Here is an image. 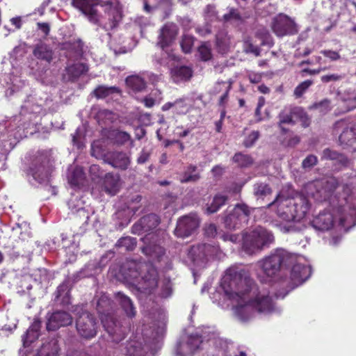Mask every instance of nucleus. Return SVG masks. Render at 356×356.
<instances>
[{
	"instance_id": "1",
	"label": "nucleus",
	"mask_w": 356,
	"mask_h": 356,
	"mask_svg": "<svg viewBox=\"0 0 356 356\" xmlns=\"http://www.w3.org/2000/svg\"><path fill=\"white\" fill-rule=\"evenodd\" d=\"M222 287L229 299L241 300L243 303L236 308V314L243 321L249 318L248 315H243L249 307L259 313H269L273 310L271 297L268 294H261L254 281L243 269L228 268L223 277Z\"/></svg>"
},
{
	"instance_id": "2",
	"label": "nucleus",
	"mask_w": 356,
	"mask_h": 356,
	"mask_svg": "<svg viewBox=\"0 0 356 356\" xmlns=\"http://www.w3.org/2000/svg\"><path fill=\"white\" fill-rule=\"evenodd\" d=\"M316 189L312 196L319 202H327L333 210L341 216L339 225L346 226L349 218H356V198L350 184H340L334 177L327 180H318L312 184Z\"/></svg>"
},
{
	"instance_id": "3",
	"label": "nucleus",
	"mask_w": 356,
	"mask_h": 356,
	"mask_svg": "<svg viewBox=\"0 0 356 356\" xmlns=\"http://www.w3.org/2000/svg\"><path fill=\"white\" fill-rule=\"evenodd\" d=\"M125 278L130 282H137L138 290L145 295H152L157 289L159 273L151 263L132 264L125 273Z\"/></svg>"
},
{
	"instance_id": "4",
	"label": "nucleus",
	"mask_w": 356,
	"mask_h": 356,
	"mask_svg": "<svg viewBox=\"0 0 356 356\" xmlns=\"http://www.w3.org/2000/svg\"><path fill=\"white\" fill-rule=\"evenodd\" d=\"M113 302L106 296H102L97 302V311L100 316L103 327L108 334L111 341L118 344L123 341L129 332L128 326L116 321L112 314Z\"/></svg>"
},
{
	"instance_id": "5",
	"label": "nucleus",
	"mask_w": 356,
	"mask_h": 356,
	"mask_svg": "<svg viewBox=\"0 0 356 356\" xmlns=\"http://www.w3.org/2000/svg\"><path fill=\"white\" fill-rule=\"evenodd\" d=\"M275 241L271 232L258 226L253 230L243 235L242 248L248 254H254L268 247Z\"/></svg>"
},
{
	"instance_id": "6",
	"label": "nucleus",
	"mask_w": 356,
	"mask_h": 356,
	"mask_svg": "<svg viewBox=\"0 0 356 356\" xmlns=\"http://www.w3.org/2000/svg\"><path fill=\"white\" fill-rule=\"evenodd\" d=\"M52 171L50 158L43 152H38L29 165L24 169L26 177H32L40 184L49 182Z\"/></svg>"
},
{
	"instance_id": "7",
	"label": "nucleus",
	"mask_w": 356,
	"mask_h": 356,
	"mask_svg": "<svg viewBox=\"0 0 356 356\" xmlns=\"http://www.w3.org/2000/svg\"><path fill=\"white\" fill-rule=\"evenodd\" d=\"M291 259L290 254L283 249H277L268 256L258 261V265L264 274L261 281L267 282L266 278L275 277Z\"/></svg>"
},
{
	"instance_id": "8",
	"label": "nucleus",
	"mask_w": 356,
	"mask_h": 356,
	"mask_svg": "<svg viewBox=\"0 0 356 356\" xmlns=\"http://www.w3.org/2000/svg\"><path fill=\"white\" fill-rule=\"evenodd\" d=\"M250 215V210L247 204H237L224 218L225 227L229 230L241 229L248 223Z\"/></svg>"
},
{
	"instance_id": "9",
	"label": "nucleus",
	"mask_w": 356,
	"mask_h": 356,
	"mask_svg": "<svg viewBox=\"0 0 356 356\" xmlns=\"http://www.w3.org/2000/svg\"><path fill=\"white\" fill-rule=\"evenodd\" d=\"M72 3L74 7L87 17L90 22L97 26H100V23L96 6L99 5L101 6H108L110 8L113 6L112 1L104 2L102 0H72Z\"/></svg>"
},
{
	"instance_id": "10",
	"label": "nucleus",
	"mask_w": 356,
	"mask_h": 356,
	"mask_svg": "<svg viewBox=\"0 0 356 356\" xmlns=\"http://www.w3.org/2000/svg\"><path fill=\"white\" fill-rule=\"evenodd\" d=\"M271 28L273 33L279 38L294 35L298 33V27L295 21L283 13H280L273 18Z\"/></svg>"
},
{
	"instance_id": "11",
	"label": "nucleus",
	"mask_w": 356,
	"mask_h": 356,
	"mask_svg": "<svg viewBox=\"0 0 356 356\" xmlns=\"http://www.w3.org/2000/svg\"><path fill=\"white\" fill-rule=\"evenodd\" d=\"M76 327L78 334L85 339L94 338L97 333V322L95 317L88 312H83L77 318Z\"/></svg>"
},
{
	"instance_id": "12",
	"label": "nucleus",
	"mask_w": 356,
	"mask_h": 356,
	"mask_svg": "<svg viewBox=\"0 0 356 356\" xmlns=\"http://www.w3.org/2000/svg\"><path fill=\"white\" fill-rule=\"evenodd\" d=\"M200 220L196 213H191L179 218L175 229L177 237L186 238L192 235L199 227Z\"/></svg>"
},
{
	"instance_id": "13",
	"label": "nucleus",
	"mask_w": 356,
	"mask_h": 356,
	"mask_svg": "<svg viewBox=\"0 0 356 356\" xmlns=\"http://www.w3.org/2000/svg\"><path fill=\"white\" fill-rule=\"evenodd\" d=\"M289 214L282 213L280 216L286 221H299L303 218L309 209V203L305 197L295 200L293 203L288 207Z\"/></svg>"
},
{
	"instance_id": "14",
	"label": "nucleus",
	"mask_w": 356,
	"mask_h": 356,
	"mask_svg": "<svg viewBox=\"0 0 356 356\" xmlns=\"http://www.w3.org/2000/svg\"><path fill=\"white\" fill-rule=\"evenodd\" d=\"M161 223L160 217L155 213H149L140 218L135 222L131 232L134 234H141L144 232H152Z\"/></svg>"
},
{
	"instance_id": "15",
	"label": "nucleus",
	"mask_w": 356,
	"mask_h": 356,
	"mask_svg": "<svg viewBox=\"0 0 356 356\" xmlns=\"http://www.w3.org/2000/svg\"><path fill=\"white\" fill-rule=\"evenodd\" d=\"M177 34L178 28L175 24L172 22L165 23L160 29L157 46L162 50H165L173 43Z\"/></svg>"
},
{
	"instance_id": "16",
	"label": "nucleus",
	"mask_w": 356,
	"mask_h": 356,
	"mask_svg": "<svg viewBox=\"0 0 356 356\" xmlns=\"http://www.w3.org/2000/svg\"><path fill=\"white\" fill-rule=\"evenodd\" d=\"M104 163L111 165L112 167L122 170H127L130 163L129 156L122 151H108L104 156Z\"/></svg>"
},
{
	"instance_id": "17",
	"label": "nucleus",
	"mask_w": 356,
	"mask_h": 356,
	"mask_svg": "<svg viewBox=\"0 0 356 356\" xmlns=\"http://www.w3.org/2000/svg\"><path fill=\"white\" fill-rule=\"evenodd\" d=\"M202 339L201 336L191 335L186 343H179L176 348L177 356H192L200 349Z\"/></svg>"
},
{
	"instance_id": "18",
	"label": "nucleus",
	"mask_w": 356,
	"mask_h": 356,
	"mask_svg": "<svg viewBox=\"0 0 356 356\" xmlns=\"http://www.w3.org/2000/svg\"><path fill=\"white\" fill-rule=\"evenodd\" d=\"M72 323V317L66 312L57 311L54 312L47 323V329L55 331L60 327L67 326Z\"/></svg>"
},
{
	"instance_id": "19",
	"label": "nucleus",
	"mask_w": 356,
	"mask_h": 356,
	"mask_svg": "<svg viewBox=\"0 0 356 356\" xmlns=\"http://www.w3.org/2000/svg\"><path fill=\"white\" fill-rule=\"evenodd\" d=\"M321 159L331 161L337 170L346 168L350 163V161L346 155L330 148H325L323 150Z\"/></svg>"
},
{
	"instance_id": "20",
	"label": "nucleus",
	"mask_w": 356,
	"mask_h": 356,
	"mask_svg": "<svg viewBox=\"0 0 356 356\" xmlns=\"http://www.w3.org/2000/svg\"><path fill=\"white\" fill-rule=\"evenodd\" d=\"M32 53L37 60L47 65H50L54 58V52L52 48L42 42L33 46Z\"/></svg>"
},
{
	"instance_id": "21",
	"label": "nucleus",
	"mask_w": 356,
	"mask_h": 356,
	"mask_svg": "<svg viewBox=\"0 0 356 356\" xmlns=\"http://www.w3.org/2000/svg\"><path fill=\"white\" fill-rule=\"evenodd\" d=\"M337 126L342 127L343 131L339 135V140L341 144L351 145L356 143V131L354 126L348 120H341L337 122Z\"/></svg>"
},
{
	"instance_id": "22",
	"label": "nucleus",
	"mask_w": 356,
	"mask_h": 356,
	"mask_svg": "<svg viewBox=\"0 0 356 356\" xmlns=\"http://www.w3.org/2000/svg\"><path fill=\"white\" fill-rule=\"evenodd\" d=\"M311 269L309 266L300 264L293 266L291 271V280L296 285L305 282L311 275Z\"/></svg>"
},
{
	"instance_id": "23",
	"label": "nucleus",
	"mask_w": 356,
	"mask_h": 356,
	"mask_svg": "<svg viewBox=\"0 0 356 356\" xmlns=\"http://www.w3.org/2000/svg\"><path fill=\"white\" fill-rule=\"evenodd\" d=\"M107 138L113 145L117 146H123L127 143H129L131 147L134 146V140L131 135L119 129L110 130L108 132Z\"/></svg>"
},
{
	"instance_id": "24",
	"label": "nucleus",
	"mask_w": 356,
	"mask_h": 356,
	"mask_svg": "<svg viewBox=\"0 0 356 356\" xmlns=\"http://www.w3.org/2000/svg\"><path fill=\"white\" fill-rule=\"evenodd\" d=\"M212 247L209 244H198L190 248L188 252V257L193 262L204 261L207 259L209 252Z\"/></svg>"
},
{
	"instance_id": "25",
	"label": "nucleus",
	"mask_w": 356,
	"mask_h": 356,
	"mask_svg": "<svg viewBox=\"0 0 356 356\" xmlns=\"http://www.w3.org/2000/svg\"><path fill=\"white\" fill-rule=\"evenodd\" d=\"M114 298L127 317L130 318L135 317L136 309L129 296L122 291H118L115 293Z\"/></svg>"
},
{
	"instance_id": "26",
	"label": "nucleus",
	"mask_w": 356,
	"mask_h": 356,
	"mask_svg": "<svg viewBox=\"0 0 356 356\" xmlns=\"http://www.w3.org/2000/svg\"><path fill=\"white\" fill-rule=\"evenodd\" d=\"M312 224L316 229L321 231L329 230L334 224L333 215L328 211L321 212L314 218Z\"/></svg>"
},
{
	"instance_id": "27",
	"label": "nucleus",
	"mask_w": 356,
	"mask_h": 356,
	"mask_svg": "<svg viewBox=\"0 0 356 356\" xmlns=\"http://www.w3.org/2000/svg\"><path fill=\"white\" fill-rule=\"evenodd\" d=\"M295 110V107H291L289 108H284L282 110L278 115V127L281 130V133L282 134H285L288 132L289 129H286L284 125L285 124H296V116L293 114V111Z\"/></svg>"
},
{
	"instance_id": "28",
	"label": "nucleus",
	"mask_w": 356,
	"mask_h": 356,
	"mask_svg": "<svg viewBox=\"0 0 356 356\" xmlns=\"http://www.w3.org/2000/svg\"><path fill=\"white\" fill-rule=\"evenodd\" d=\"M121 356H143L142 346L135 341H128L125 346L120 345Z\"/></svg>"
},
{
	"instance_id": "29",
	"label": "nucleus",
	"mask_w": 356,
	"mask_h": 356,
	"mask_svg": "<svg viewBox=\"0 0 356 356\" xmlns=\"http://www.w3.org/2000/svg\"><path fill=\"white\" fill-rule=\"evenodd\" d=\"M70 291L67 283L63 282L56 289L54 293V301L63 306L70 303Z\"/></svg>"
},
{
	"instance_id": "30",
	"label": "nucleus",
	"mask_w": 356,
	"mask_h": 356,
	"mask_svg": "<svg viewBox=\"0 0 356 356\" xmlns=\"http://www.w3.org/2000/svg\"><path fill=\"white\" fill-rule=\"evenodd\" d=\"M174 108V113L177 115H185L188 111V106L186 102V98L177 99L174 102H167L164 104L161 110L163 111H167L170 108Z\"/></svg>"
},
{
	"instance_id": "31",
	"label": "nucleus",
	"mask_w": 356,
	"mask_h": 356,
	"mask_svg": "<svg viewBox=\"0 0 356 356\" xmlns=\"http://www.w3.org/2000/svg\"><path fill=\"white\" fill-rule=\"evenodd\" d=\"M127 87L134 92H140L147 88V82L139 75H130L125 79Z\"/></svg>"
},
{
	"instance_id": "32",
	"label": "nucleus",
	"mask_w": 356,
	"mask_h": 356,
	"mask_svg": "<svg viewBox=\"0 0 356 356\" xmlns=\"http://www.w3.org/2000/svg\"><path fill=\"white\" fill-rule=\"evenodd\" d=\"M200 179V175L197 171V167L190 164L179 176V181L182 184L196 182Z\"/></svg>"
},
{
	"instance_id": "33",
	"label": "nucleus",
	"mask_w": 356,
	"mask_h": 356,
	"mask_svg": "<svg viewBox=\"0 0 356 356\" xmlns=\"http://www.w3.org/2000/svg\"><path fill=\"white\" fill-rule=\"evenodd\" d=\"M122 92L121 89L118 86H107L104 85H99L92 91V95L97 99H105L113 94L120 95Z\"/></svg>"
},
{
	"instance_id": "34",
	"label": "nucleus",
	"mask_w": 356,
	"mask_h": 356,
	"mask_svg": "<svg viewBox=\"0 0 356 356\" xmlns=\"http://www.w3.org/2000/svg\"><path fill=\"white\" fill-rule=\"evenodd\" d=\"M65 71L70 79L74 80L86 74L88 71V67L85 63H77L67 66Z\"/></svg>"
},
{
	"instance_id": "35",
	"label": "nucleus",
	"mask_w": 356,
	"mask_h": 356,
	"mask_svg": "<svg viewBox=\"0 0 356 356\" xmlns=\"http://www.w3.org/2000/svg\"><path fill=\"white\" fill-rule=\"evenodd\" d=\"M172 293V283L170 279L164 278L159 282L157 289L152 295L161 298H166Z\"/></svg>"
},
{
	"instance_id": "36",
	"label": "nucleus",
	"mask_w": 356,
	"mask_h": 356,
	"mask_svg": "<svg viewBox=\"0 0 356 356\" xmlns=\"http://www.w3.org/2000/svg\"><path fill=\"white\" fill-rule=\"evenodd\" d=\"M171 74L175 81H188L193 76V70L189 67L182 65L173 68Z\"/></svg>"
},
{
	"instance_id": "37",
	"label": "nucleus",
	"mask_w": 356,
	"mask_h": 356,
	"mask_svg": "<svg viewBox=\"0 0 356 356\" xmlns=\"http://www.w3.org/2000/svg\"><path fill=\"white\" fill-rule=\"evenodd\" d=\"M228 200V196L218 193L214 195L212 202L207 205V212L209 214L216 213Z\"/></svg>"
},
{
	"instance_id": "38",
	"label": "nucleus",
	"mask_w": 356,
	"mask_h": 356,
	"mask_svg": "<svg viewBox=\"0 0 356 356\" xmlns=\"http://www.w3.org/2000/svg\"><path fill=\"white\" fill-rule=\"evenodd\" d=\"M86 175L81 168L76 167L72 171L68 177L69 183L73 186H79L83 185Z\"/></svg>"
},
{
	"instance_id": "39",
	"label": "nucleus",
	"mask_w": 356,
	"mask_h": 356,
	"mask_svg": "<svg viewBox=\"0 0 356 356\" xmlns=\"http://www.w3.org/2000/svg\"><path fill=\"white\" fill-rule=\"evenodd\" d=\"M232 161L240 168H248L253 163V159L251 156L241 152L236 153L232 157Z\"/></svg>"
},
{
	"instance_id": "40",
	"label": "nucleus",
	"mask_w": 356,
	"mask_h": 356,
	"mask_svg": "<svg viewBox=\"0 0 356 356\" xmlns=\"http://www.w3.org/2000/svg\"><path fill=\"white\" fill-rule=\"evenodd\" d=\"M254 195L258 197H264L270 195L273 192L269 184L264 182H257L254 184Z\"/></svg>"
},
{
	"instance_id": "41",
	"label": "nucleus",
	"mask_w": 356,
	"mask_h": 356,
	"mask_svg": "<svg viewBox=\"0 0 356 356\" xmlns=\"http://www.w3.org/2000/svg\"><path fill=\"white\" fill-rule=\"evenodd\" d=\"M118 185V179L111 173H106L104 177V186L106 192L115 191Z\"/></svg>"
},
{
	"instance_id": "42",
	"label": "nucleus",
	"mask_w": 356,
	"mask_h": 356,
	"mask_svg": "<svg viewBox=\"0 0 356 356\" xmlns=\"http://www.w3.org/2000/svg\"><path fill=\"white\" fill-rule=\"evenodd\" d=\"M309 110H316L322 114H325L332 109L331 101L327 98L315 102L309 107Z\"/></svg>"
},
{
	"instance_id": "43",
	"label": "nucleus",
	"mask_w": 356,
	"mask_h": 356,
	"mask_svg": "<svg viewBox=\"0 0 356 356\" xmlns=\"http://www.w3.org/2000/svg\"><path fill=\"white\" fill-rule=\"evenodd\" d=\"M137 244L136 238L131 236H125L120 238L116 243L119 248H124L127 251H132L134 250Z\"/></svg>"
},
{
	"instance_id": "44",
	"label": "nucleus",
	"mask_w": 356,
	"mask_h": 356,
	"mask_svg": "<svg viewBox=\"0 0 356 356\" xmlns=\"http://www.w3.org/2000/svg\"><path fill=\"white\" fill-rule=\"evenodd\" d=\"M293 114L296 117L295 120L300 121L303 127H307L310 124V118L302 107L295 106Z\"/></svg>"
},
{
	"instance_id": "45",
	"label": "nucleus",
	"mask_w": 356,
	"mask_h": 356,
	"mask_svg": "<svg viewBox=\"0 0 356 356\" xmlns=\"http://www.w3.org/2000/svg\"><path fill=\"white\" fill-rule=\"evenodd\" d=\"M293 114L296 117L295 120L300 121L303 127H307L310 124V118L302 107L295 106Z\"/></svg>"
},
{
	"instance_id": "46",
	"label": "nucleus",
	"mask_w": 356,
	"mask_h": 356,
	"mask_svg": "<svg viewBox=\"0 0 356 356\" xmlns=\"http://www.w3.org/2000/svg\"><path fill=\"white\" fill-rule=\"evenodd\" d=\"M197 52L202 61L207 62L212 59L213 55L211 47L206 42L202 43L198 48Z\"/></svg>"
},
{
	"instance_id": "47",
	"label": "nucleus",
	"mask_w": 356,
	"mask_h": 356,
	"mask_svg": "<svg viewBox=\"0 0 356 356\" xmlns=\"http://www.w3.org/2000/svg\"><path fill=\"white\" fill-rule=\"evenodd\" d=\"M222 18L225 22H242L243 21L241 14L235 8H229V12L225 14Z\"/></svg>"
},
{
	"instance_id": "48",
	"label": "nucleus",
	"mask_w": 356,
	"mask_h": 356,
	"mask_svg": "<svg viewBox=\"0 0 356 356\" xmlns=\"http://www.w3.org/2000/svg\"><path fill=\"white\" fill-rule=\"evenodd\" d=\"M216 44L218 51L220 54H225L229 50V42L226 36L217 35Z\"/></svg>"
},
{
	"instance_id": "49",
	"label": "nucleus",
	"mask_w": 356,
	"mask_h": 356,
	"mask_svg": "<svg viewBox=\"0 0 356 356\" xmlns=\"http://www.w3.org/2000/svg\"><path fill=\"white\" fill-rule=\"evenodd\" d=\"M194 43V38L189 35H184L180 42L182 51L185 54L191 52Z\"/></svg>"
},
{
	"instance_id": "50",
	"label": "nucleus",
	"mask_w": 356,
	"mask_h": 356,
	"mask_svg": "<svg viewBox=\"0 0 356 356\" xmlns=\"http://www.w3.org/2000/svg\"><path fill=\"white\" fill-rule=\"evenodd\" d=\"M312 84L313 81L310 79L305 80L298 84L293 91V95L296 98L301 97Z\"/></svg>"
},
{
	"instance_id": "51",
	"label": "nucleus",
	"mask_w": 356,
	"mask_h": 356,
	"mask_svg": "<svg viewBox=\"0 0 356 356\" xmlns=\"http://www.w3.org/2000/svg\"><path fill=\"white\" fill-rule=\"evenodd\" d=\"M243 47L244 51L246 53H252L257 56H259L260 54V49L253 44L251 38L249 37L244 39Z\"/></svg>"
},
{
	"instance_id": "52",
	"label": "nucleus",
	"mask_w": 356,
	"mask_h": 356,
	"mask_svg": "<svg viewBox=\"0 0 356 356\" xmlns=\"http://www.w3.org/2000/svg\"><path fill=\"white\" fill-rule=\"evenodd\" d=\"M39 336V333L33 331V330H27V331L22 335V341L24 347L29 346L34 342Z\"/></svg>"
},
{
	"instance_id": "53",
	"label": "nucleus",
	"mask_w": 356,
	"mask_h": 356,
	"mask_svg": "<svg viewBox=\"0 0 356 356\" xmlns=\"http://www.w3.org/2000/svg\"><path fill=\"white\" fill-rule=\"evenodd\" d=\"M345 74H337V73H332V74H324L321 76V81L323 83H328L331 82H338L341 81L343 79H344Z\"/></svg>"
},
{
	"instance_id": "54",
	"label": "nucleus",
	"mask_w": 356,
	"mask_h": 356,
	"mask_svg": "<svg viewBox=\"0 0 356 356\" xmlns=\"http://www.w3.org/2000/svg\"><path fill=\"white\" fill-rule=\"evenodd\" d=\"M106 152H104L99 142H95L91 145V154L97 159H101L104 161V156Z\"/></svg>"
},
{
	"instance_id": "55",
	"label": "nucleus",
	"mask_w": 356,
	"mask_h": 356,
	"mask_svg": "<svg viewBox=\"0 0 356 356\" xmlns=\"http://www.w3.org/2000/svg\"><path fill=\"white\" fill-rule=\"evenodd\" d=\"M318 163V158L314 154L308 155L302 162V168L305 170L311 169Z\"/></svg>"
},
{
	"instance_id": "56",
	"label": "nucleus",
	"mask_w": 356,
	"mask_h": 356,
	"mask_svg": "<svg viewBox=\"0 0 356 356\" xmlns=\"http://www.w3.org/2000/svg\"><path fill=\"white\" fill-rule=\"evenodd\" d=\"M256 35L262 40L261 44L263 46L272 43V38L266 29H259L256 33Z\"/></svg>"
},
{
	"instance_id": "57",
	"label": "nucleus",
	"mask_w": 356,
	"mask_h": 356,
	"mask_svg": "<svg viewBox=\"0 0 356 356\" xmlns=\"http://www.w3.org/2000/svg\"><path fill=\"white\" fill-rule=\"evenodd\" d=\"M232 84H233V81L229 79L228 81V85L226 86V87H225L224 93L219 99L218 105L220 106L225 107V104H226V102H227V99H228L229 93L232 88Z\"/></svg>"
},
{
	"instance_id": "58",
	"label": "nucleus",
	"mask_w": 356,
	"mask_h": 356,
	"mask_svg": "<svg viewBox=\"0 0 356 356\" xmlns=\"http://www.w3.org/2000/svg\"><path fill=\"white\" fill-rule=\"evenodd\" d=\"M259 132L258 131H252L245 139L243 145L246 147H252L259 137Z\"/></svg>"
},
{
	"instance_id": "59",
	"label": "nucleus",
	"mask_w": 356,
	"mask_h": 356,
	"mask_svg": "<svg viewBox=\"0 0 356 356\" xmlns=\"http://www.w3.org/2000/svg\"><path fill=\"white\" fill-rule=\"evenodd\" d=\"M325 57L330 59V61H337L341 58L340 54L337 51L331 49H324L320 51Z\"/></svg>"
},
{
	"instance_id": "60",
	"label": "nucleus",
	"mask_w": 356,
	"mask_h": 356,
	"mask_svg": "<svg viewBox=\"0 0 356 356\" xmlns=\"http://www.w3.org/2000/svg\"><path fill=\"white\" fill-rule=\"evenodd\" d=\"M217 10L216 6L212 4H209L204 8V16L206 18L213 20L217 18Z\"/></svg>"
},
{
	"instance_id": "61",
	"label": "nucleus",
	"mask_w": 356,
	"mask_h": 356,
	"mask_svg": "<svg viewBox=\"0 0 356 356\" xmlns=\"http://www.w3.org/2000/svg\"><path fill=\"white\" fill-rule=\"evenodd\" d=\"M89 172L91 175H94L97 178L104 177V172L101 169L99 165L96 164H92L90 165L89 168Z\"/></svg>"
},
{
	"instance_id": "62",
	"label": "nucleus",
	"mask_w": 356,
	"mask_h": 356,
	"mask_svg": "<svg viewBox=\"0 0 356 356\" xmlns=\"http://www.w3.org/2000/svg\"><path fill=\"white\" fill-rule=\"evenodd\" d=\"M150 152L145 150V149H143L138 157L137 158V163L138 164H144L146 162H147L149 159V157H150Z\"/></svg>"
},
{
	"instance_id": "63",
	"label": "nucleus",
	"mask_w": 356,
	"mask_h": 356,
	"mask_svg": "<svg viewBox=\"0 0 356 356\" xmlns=\"http://www.w3.org/2000/svg\"><path fill=\"white\" fill-rule=\"evenodd\" d=\"M204 234L208 237H215L217 234V227L215 224H209L204 228Z\"/></svg>"
},
{
	"instance_id": "64",
	"label": "nucleus",
	"mask_w": 356,
	"mask_h": 356,
	"mask_svg": "<svg viewBox=\"0 0 356 356\" xmlns=\"http://www.w3.org/2000/svg\"><path fill=\"white\" fill-rule=\"evenodd\" d=\"M97 118L99 119L105 118L111 121L113 118V113L108 109H102L97 113Z\"/></svg>"
}]
</instances>
